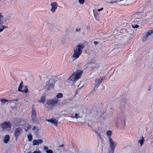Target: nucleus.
Instances as JSON below:
<instances>
[{"mask_svg": "<svg viewBox=\"0 0 153 153\" xmlns=\"http://www.w3.org/2000/svg\"><path fill=\"white\" fill-rule=\"evenodd\" d=\"M83 73V71L77 70L71 75L69 78V79L70 81L75 82L80 78Z\"/></svg>", "mask_w": 153, "mask_h": 153, "instance_id": "1", "label": "nucleus"}, {"mask_svg": "<svg viewBox=\"0 0 153 153\" xmlns=\"http://www.w3.org/2000/svg\"><path fill=\"white\" fill-rule=\"evenodd\" d=\"M82 49L74 48V53L71 57L73 60H75L79 57L82 53Z\"/></svg>", "mask_w": 153, "mask_h": 153, "instance_id": "2", "label": "nucleus"}, {"mask_svg": "<svg viewBox=\"0 0 153 153\" xmlns=\"http://www.w3.org/2000/svg\"><path fill=\"white\" fill-rule=\"evenodd\" d=\"M0 127L3 130L10 131L11 127V124L9 121L4 122L0 124Z\"/></svg>", "mask_w": 153, "mask_h": 153, "instance_id": "3", "label": "nucleus"}, {"mask_svg": "<svg viewBox=\"0 0 153 153\" xmlns=\"http://www.w3.org/2000/svg\"><path fill=\"white\" fill-rule=\"evenodd\" d=\"M108 142L109 146L108 150L114 151L117 146V143L114 141L112 138H110L108 140Z\"/></svg>", "mask_w": 153, "mask_h": 153, "instance_id": "4", "label": "nucleus"}, {"mask_svg": "<svg viewBox=\"0 0 153 153\" xmlns=\"http://www.w3.org/2000/svg\"><path fill=\"white\" fill-rule=\"evenodd\" d=\"M23 86V82L22 81L21 83L19 85V86L18 88V91L20 92H25V93H27L28 91V89L27 86H26L24 87V88L25 89L24 90H22V89Z\"/></svg>", "mask_w": 153, "mask_h": 153, "instance_id": "5", "label": "nucleus"}, {"mask_svg": "<svg viewBox=\"0 0 153 153\" xmlns=\"http://www.w3.org/2000/svg\"><path fill=\"white\" fill-rule=\"evenodd\" d=\"M58 100L56 99H51L48 100L47 103L49 105L52 106L58 103Z\"/></svg>", "mask_w": 153, "mask_h": 153, "instance_id": "6", "label": "nucleus"}, {"mask_svg": "<svg viewBox=\"0 0 153 153\" xmlns=\"http://www.w3.org/2000/svg\"><path fill=\"white\" fill-rule=\"evenodd\" d=\"M152 33H153V30H150L146 32L142 39V41L145 42L148 38L149 36L152 34Z\"/></svg>", "mask_w": 153, "mask_h": 153, "instance_id": "7", "label": "nucleus"}, {"mask_svg": "<svg viewBox=\"0 0 153 153\" xmlns=\"http://www.w3.org/2000/svg\"><path fill=\"white\" fill-rule=\"evenodd\" d=\"M51 11L53 13L56 11V10L57 8L58 4L56 2H53L51 4Z\"/></svg>", "mask_w": 153, "mask_h": 153, "instance_id": "8", "label": "nucleus"}, {"mask_svg": "<svg viewBox=\"0 0 153 153\" xmlns=\"http://www.w3.org/2000/svg\"><path fill=\"white\" fill-rule=\"evenodd\" d=\"M54 86L53 83L52 82V80H50L47 83L46 88L48 90H50Z\"/></svg>", "mask_w": 153, "mask_h": 153, "instance_id": "9", "label": "nucleus"}, {"mask_svg": "<svg viewBox=\"0 0 153 153\" xmlns=\"http://www.w3.org/2000/svg\"><path fill=\"white\" fill-rule=\"evenodd\" d=\"M103 79L101 80H96V82L94 84V86L93 89V91H95L96 90L97 87L100 85Z\"/></svg>", "mask_w": 153, "mask_h": 153, "instance_id": "10", "label": "nucleus"}, {"mask_svg": "<svg viewBox=\"0 0 153 153\" xmlns=\"http://www.w3.org/2000/svg\"><path fill=\"white\" fill-rule=\"evenodd\" d=\"M22 130V128L20 127H19L16 129L14 134L15 136L16 139L18 138L19 136L20 135Z\"/></svg>", "mask_w": 153, "mask_h": 153, "instance_id": "11", "label": "nucleus"}, {"mask_svg": "<svg viewBox=\"0 0 153 153\" xmlns=\"http://www.w3.org/2000/svg\"><path fill=\"white\" fill-rule=\"evenodd\" d=\"M36 116V111L35 110L34 108H33L32 111L31 113V120L34 122L35 121V119Z\"/></svg>", "mask_w": 153, "mask_h": 153, "instance_id": "12", "label": "nucleus"}, {"mask_svg": "<svg viewBox=\"0 0 153 153\" xmlns=\"http://www.w3.org/2000/svg\"><path fill=\"white\" fill-rule=\"evenodd\" d=\"M43 142L42 139L35 140L33 141V146L39 145Z\"/></svg>", "mask_w": 153, "mask_h": 153, "instance_id": "13", "label": "nucleus"}, {"mask_svg": "<svg viewBox=\"0 0 153 153\" xmlns=\"http://www.w3.org/2000/svg\"><path fill=\"white\" fill-rule=\"evenodd\" d=\"M47 121L53 123L55 126H57V125L58 121L55 119L47 120Z\"/></svg>", "mask_w": 153, "mask_h": 153, "instance_id": "14", "label": "nucleus"}, {"mask_svg": "<svg viewBox=\"0 0 153 153\" xmlns=\"http://www.w3.org/2000/svg\"><path fill=\"white\" fill-rule=\"evenodd\" d=\"M23 126L25 130L26 131H27L28 130L30 129L31 127L30 125L27 124H25Z\"/></svg>", "mask_w": 153, "mask_h": 153, "instance_id": "15", "label": "nucleus"}, {"mask_svg": "<svg viewBox=\"0 0 153 153\" xmlns=\"http://www.w3.org/2000/svg\"><path fill=\"white\" fill-rule=\"evenodd\" d=\"M126 117L125 116H122L121 117V123H122V124L123 126H124L126 125Z\"/></svg>", "mask_w": 153, "mask_h": 153, "instance_id": "16", "label": "nucleus"}, {"mask_svg": "<svg viewBox=\"0 0 153 153\" xmlns=\"http://www.w3.org/2000/svg\"><path fill=\"white\" fill-rule=\"evenodd\" d=\"M4 139L3 140L4 142L5 143H7L10 139V137L9 135H5L4 137Z\"/></svg>", "mask_w": 153, "mask_h": 153, "instance_id": "17", "label": "nucleus"}, {"mask_svg": "<svg viewBox=\"0 0 153 153\" xmlns=\"http://www.w3.org/2000/svg\"><path fill=\"white\" fill-rule=\"evenodd\" d=\"M44 149L47 153H53V151L51 149H48V147L47 146H44Z\"/></svg>", "mask_w": 153, "mask_h": 153, "instance_id": "18", "label": "nucleus"}, {"mask_svg": "<svg viewBox=\"0 0 153 153\" xmlns=\"http://www.w3.org/2000/svg\"><path fill=\"white\" fill-rule=\"evenodd\" d=\"M141 12H137L135 13L133 15V16L135 17V19H139L140 17V13Z\"/></svg>", "mask_w": 153, "mask_h": 153, "instance_id": "19", "label": "nucleus"}, {"mask_svg": "<svg viewBox=\"0 0 153 153\" xmlns=\"http://www.w3.org/2000/svg\"><path fill=\"white\" fill-rule=\"evenodd\" d=\"M112 134V131L111 130H108L107 131V137L108 139V140L110 138H112L111 136Z\"/></svg>", "mask_w": 153, "mask_h": 153, "instance_id": "20", "label": "nucleus"}, {"mask_svg": "<svg viewBox=\"0 0 153 153\" xmlns=\"http://www.w3.org/2000/svg\"><path fill=\"white\" fill-rule=\"evenodd\" d=\"M3 16L1 13H0V24H3L4 22Z\"/></svg>", "mask_w": 153, "mask_h": 153, "instance_id": "21", "label": "nucleus"}, {"mask_svg": "<svg viewBox=\"0 0 153 153\" xmlns=\"http://www.w3.org/2000/svg\"><path fill=\"white\" fill-rule=\"evenodd\" d=\"M45 100V96H42L39 100V102L44 103Z\"/></svg>", "mask_w": 153, "mask_h": 153, "instance_id": "22", "label": "nucleus"}, {"mask_svg": "<svg viewBox=\"0 0 153 153\" xmlns=\"http://www.w3.org/2000/svg\"><path fill=\"white\" fill-rule=\"evenodd\" d=\"M144 141V138L143 137H142V139L141 140L138 141V143L140 144L141 146H142L143 145Z\"/></svg>", "mask_w": 153, "mask_h": 153, "instance_id": "23", "label": "nucleus"}, {"mask_svg": "<svg viewBox=\"0 0 153 153\" xmlns=\"http://www.w3.org/2000/svg\"><path fill=\"white\" fill-rule=\"evenodd\" d=\"M11 100H6L5 99H0L1 102L3 104L5 103L6 102L11 101ZM11 101H13L12 100Z\"/></svg>", "mask_w": 153, "mask_h": 153, "instance_id": "24", "label": "nucleus"}, {"mask_svg": "<svg viewBox=\"0 0 153 153\" xmlns=\"http://www.w3.org/2000/svg\"><path fill=\"white\" fill-rule=\"evenodd\" d=\"M27 137L28 139V140L29 141H31L32 140V136L31 134L29 133L27 136Z\"/></svg>", "mask_w": 153, "mask_h": 153, "instance_id": "25", "label": "nucleus"}, {"mask_svg": "<svg viewBox=\"0 0 153 153\" xmlns=\"http://www.w3.org/2000/svg\"><path fill=\"white\" fill-rule=\"evenodd\" d=\"M56 97L58 98H61L62 97L63 94L62 93H59L57 94Z\"/></svg>", "mask_w": 153, "mask_h": 153, "instance_id": "26", "label": "nucleus"}, {"mask_svg": "<svg viewBox=\"0 0 153 153\" xmlns=\"http://www.w3.org/2000/svg\"><path fill=\"white\" fill-rule=\"evenodd\" d=\"M7 27H6L4 25H3L1 26V28L0 29V32L2 31L3 30L4 28H7Z\"/></svg>", "mask_w": 153, "mask_h": 153, "instance_id": "27", "label": "nucleus"}, {"mask_svg": "<svg viewBox=\"0 0 153 153\" xmlns=\"http://www.w3.org/2000/svg\"><path fill=\"white\" fill-rule=\"evenodd\" d=\"M131 27L133 28H135L138 27H139V26L137 25H132Z\"/></svg>", "mask_w": 153, "mask_h": 153, "instance_id": "28", "label": "nucleus"}, {"mask_svg": "<svg viewBox=\"0 0 153 153\" xmlns=\"http://www.w3.org/2000/svg\"><path fill=\"white\" fill-rule=\"evenodd\" d=\"M120 1H119V0H117L115 1H111L109 2V3L110 4H113L115 3H117L118 2H120Z\"/></svg>", "mask_w": 153, "mask_h": 153, "instance_id": "29", "label": "nucleus"}, {"mask_svg": "<svg viewBox=\"0 0 153 153\" xmlns=\"http://www.w3.org/2000/svg\"><path fill=\"white\" fill-rule=\"evenodd\" d=\"M84 46L82 45L79 44L77 45L76 47V48H83Z\"/></svg>", "mask_w": 153, "mask_h": 153, "instance_id": "30", "label": "nucleus"}, {"mask_svg": "<svg viewBox=\"0 0 153 153\" xmlns=\"http://www.w3.org/2000/svg\"><path fill=\"white\" fill-rule=\"evenodd\" d=\"M33 130L35 131V130H36V131H35V132L36 133V132H37L38 131V129H36V127L35 126H34V127L32 129Z\"/></svg>", "mask_w": 153, "mask_h": 153, "instance_id": "31", "label": "nucleus"}, {"mask_svg": "<svg viewBox=\"0 0 153 153\" xmlns=\"http://www.w3.org/2000/svg\"><path fill=\"white\" fill-rule=\"evenodd\" d=\"M84 0H79V1L80 4H83L84 2Z\"/></svg>", "mask_w": 153, "mask_h": 153, "instance_id": "32", "label": "nucleus"}, {"mask_svg": "<svg viewBox=\"0 0 153 153\" xmlns=\"http://www.w3.org/2000/svg\"><path fill=\"white\" fill-rule=\"evenodd\" d=\"M114 151L108 150V153H114Z\"/></svg>", "mask_w": 153, "mask_h": 153, "instance_id": "33", "label": "nucleus"}, {"mask_svg": "<svg viewBox=\"0 0 153 153\" xmlns=\"http://www.w3.org/2000/svg\"><path fill=\"white\" fill-rule=\"evenodd\" d=\"M102 79H103V81L106 79V77L104 76L102 77V78H100V79H98V80H101Z\"/></svg>", "mask_w": 153, "mask_h": 153, "instance_id": "34", "label": "nucleus"}, {"mask_svg": "<svg viewBox=\"0 0 153 153\" xmlns=\"http://www.w3.org/2000/svg\"><path fill=\"white\" fill-rule=\"evenodd\" d=\"M103 9V7H102L100 9H97V10L98 12L102 10Z\"/></svg>", "mask_w": 153, "mask_h": 153, "instance_id": "35", "label": "nucleus"}, {"mask_svg": "<svg viewBox=\"0 0 153 153\" xmlns=\"http://www.w3.org/2000/svg\"><path fill=\"white\" fill-rule=\"evenodd\" d=\"M75 117L76 119L78 118V114H75Z\"/></svg>", "mask_w": 153, "mask_h": 153, "instance_id": "36", "label": "nucleus"}, {"mask_svg": "<svg viewBox=\"0 0 153 153\" xmlns=\"http://www.w3.org/2000/svg\"><path fill=\"white\" fill-rule=\"evenodd\" d=\"M98 136H99V137L100 139H102V136L100 134L98 133Z\"/></svg>", "mask_w": 153, "mask_h": 153, "instance_id": "37", "label": "nucleus"}, {"mask_svg": "<svg viewBox=\"0 0 153 153\" xmlns=\"http://www.w3.org/2000/svg\"><path fill=\"white\" fill-rule=\"evenodd\" d=\"M94 43L95 45H96L98 44V42L97 41H94Z\"/></svg>", "mask_w": 153, "mask_h": 153, "instance_id": "38", "label": "nucleus"}, {"mask_svg": "<svg viewBox=\"0 0 153 153\" xmlns=\"http://www.w3.org/2000/svg\"><path fill=\"white\" fill-rule=\"evenodd\" d=\"M33 153H40V152L39 151H34Z\"/></svg>", "mask_w": 153, "mask_h": 153, "instance_id": "39", "label": "nucleus"}, {"mask_svg": "<svg viewBox=\"0 0 153 153\" xmlns=\"http://www.w3.org/2000/svg\"><path fill=\"white\" fill-rule=\"evenodd\" d=\"M80 30V28H77L76 29V31L77 32H78V31H79Z\"/></svg>", "mask_w": 153, "mask_h": 153, "instance_id": "40", "label": "nucleus"}, {"mask_svg": "<svg viewBox=\"0 0 153 153\" xmlns=\"http://www.w3.org/2000/svg\"><path fill=\"white\" fill-rule=\"evenodd\" d=\"M64 146V144H62L61 145H60L59 146V147H63Z\"/></svg>", "mask_w": 153, "mask_h": 153, "instance_id": "41", "label": "nucleus"}, {"mask_svg": "<svg viewBox=\"0 0 153 153\" xmlns=\"http://www.w3.org/2000/svg\"><path fill=\"white\" fill-rule=\"evenodd\" d=\"M151 89V86H149L148 88V90L149 91Z\"/></svg>", "mask_w": 153, "mask_h": 153, "instance_id": "42", "label": "nucleus"}, {"mask_svg": "<svg viewBox=\"0 0 153 153\" xmlns=\"http://www.w3.org/2000/svg\"><path fill=\"white\" fill-rule=\"evenodd\" d=\"M18 100H17V99H16V100H14V101H17Z\"/></svg>", "mask_w": 153, "mask_h": 153, "instance_id": "43", "label": "nucleus"}, {"mask_svg": "<svg viewBox=\"0 0 153 153\" xmlns=\"http://www.w3.org/2000/svg\"><path fill=\"white\" fill-rule=\"evenodd\" d=\"M23 120H20V122H21L22 121H23Z\"/></svg>", "mask_w": 153, "mask_h": 153, "instance_id": "44", "label": "nucleus"}, {"mask_svg": "<svg viewBox=\"0 0 153 153\" xmlns=\"http://www.w3.org/2000/svg\"><path fill=\"white\" fill-rule=\"evenodd\" d=\"M92 62L91 61V63H92V62Z\"/></svg>", "mask_w": 153, "mask_h": 153, "instance_id": "45", "label": "nucleus"}]
</instances>
